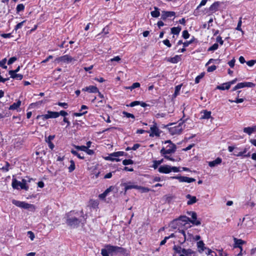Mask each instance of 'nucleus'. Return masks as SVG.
I'll use <instances>...</instances> for the list:
<instances>
[{"label":"nucleus","instance_id":"obj_53","mask_svg":"<svg viewBox=\"0 0 256 256\" xmlns=\"http://www.w3.org/2000/svg\"><path fill=\"white\" fill-rule=\"evenodd\" d=\"M140 104V102L136 100L130 102L129 104H127L126 106L130 107H134V106L139 105Z\"/></svg>","mask_w":256,"mask_h":256},{"label":"nucleus","instance_id":"obj_60","mask_svg":"<svg viewBox=\"0 0 256 256\" xmlns=\"http://www.w3.org/2000/svg\"><path fill=\"white\" fill-rule=\"evenodd\" d=\"M256 63V60H248V61L246 62V64L249 66H253Z\"/></svg>","mask_w":256,"mask_h":256},{"label":"nucleus","instance_id":"obj_4","mask_svg":"<svg viewBox=\"0 0 256 256\" xmlns=\"http://www.w3.org/2000/svg\"><path fill=\"white\" fill-rule=\"evenodd\" d=\"M172 250L173 256H192V254H196V252L191 248H182L180 245H174Z\"/></svg>","mask_w":256,"mask_h":256},{"label":"nucleus","instance_id":"obj_32","mask_svg":"<svg viewBox=\"0 0 256 256\" xmlns=\"http://www.w3.org/2000/svg\"><path fill=\"white\" fill-rule=\"evenodd\" d=\"M197 246L198 248H199V251L200 252H204V250L206 249V248L204 246V244L202 240H200L197 242Z\"/></svg>","mask_w":256,"mask_h":256},{"label":"nucleus","instance_id":"obj_47","mask_svg":"<svg viewBox=\"0 0 256 256\" xmlns=\"http://www.w3.org/2000/svg\"><path fill=\"white\" fill-rule=\"evenodd\" d=\"M24 10V6L22 4H18L16 8L17 12L23 11Z\"/></svg>","mask_w":256,"mask_h":256},{"label":"nucleus","instance_id":"obj_20","mask_svg":"<svg viewBox=\"0 0 256 256\" xmlns=\"http://www.w3.org/2000/svg\"><path fill=\"white\" fill-rule=\"evenodd\" d=\"M55 137L54 135H50L48 138H46V142L48 143V147L52 150L54 147V144L52 142V140Z\"/></svg>","mask_w":256,"mask_h":256},{"label":"nucleus","instance_id":"obj_51","mask_svg":"<svg viewBox=\"0 0 256 256\" xmlns=\"http://www.w3.org/2000/svg\"><path fill=\"white\" fill-rule=\"evenodd\" d=\"M6 58H4L2 59V60H0V66L2 67L3 68H6L7 66L6 65Z\"/></svg>","mask_w":256,"mask_h":256},{"label":"nucleus","instance_id":"obj_54","mask_svg":"<svg viewBox=\"0 0 256 256\" xmlns=\"http://www.w3.org/2000/svg\"><path fill=\"white\" fill-rule=\"evenodd\" d=\"M182 36L184 39H188L190 37V34L187 30H184L182 32Z\"/></svg>","mask_w":256,"mask_h":256},{"label":"nucleus","instance_id":"obj_59","mask_svg":"<svg viewBox=\"0 0 256 256\" xmlns=\"http://www.w3.org/2000/svg\"><path fill=\"white\" fill-rule=\"evenodd\" d=\"M58 118L60 116H63L64 117H66V116H67L68 114V112L64 110H60V112H58Z\"/></svg>","mask_w":256,"mask_h":256},{"label":"nucleus","instance_id":"obj_17","mask_svg":"<svg viewBox=\"0 0 256 256\" xmlns=\"http://www.w3.org/2000/svg\"><path fill=\"white\" fill-rule=\"evenodd\" d=\"M82 92H88L90 93L96 94L97 92H99L98 88L94 86H88L82 88Z\"/></svg>","mask_w":256,"mask_h":256},{"label":"nucleus","instance_id":"obj_21","mask_svg":"<svg viewBox=\"0 0 256 256\" xmlns=\"http://www.w3.org/2000/svg\"><path fill=\"white\" fill-rule=\"evenodd\" d=\"M247 150V148H244L242 152H235V153H234V154L236 156H243L248 158L250 156V152H248L247 154H246Z\"/></svg>","mask_w":256,"mask_h":256},{"label":"nucleus","instance_id":"obj_57","mask_svg":"<svg viewBox=\"0 0 256 256\" xmlns=\"http://www.w3.org/2000/svg\"><path fill=\"white\" fill-rule=\"evenodd\" d=\"M216 69V66L215 65H212L208 66L207 68L208 72H212Z\"/></svg>","mask_w":256,"mask_h":256},{"label":"nucleus","instance_id":"obj_35","mask_svg":"<svg viewBox=\"0 0 256 256\" xmlns=\"http://www.w3.org/2000/svg\"><path fill=\"white\" fill-rule=\"evenodd\" d=\"M163 162V160L162 159L160 160H154L153 161V164L152 167L154 169H156L158 168V166L160 164Z\"/></svg>","mask_w":256,"mask_h":256},{"label":"nucleus","instance_id":"obj_49","mask_svg":"<svg viewBox=\"0 0 256 256\" xmlns=\"http://www.w3.org/2000/svg\"><path fill=\"white\" fill-rule=\"evenodd\" d=\"M122 114L126 116V117H127L128 118H132L133 119H134L135 118V116H134L132 114H130V113H129V112H128L126 111H124L122 112Z\"/></svg>","mask_w":256,"mask_h":256},{"label":"nucleus","instance_id":"obj_36","mask_svg":"<svg viewBox=\"0 0 256 256\" xmlns=\"http://www.w3.org/2000/svg\"><path fill=\"white\" fill-rule=\"evenodd\" d=\"M70 164L68 166V172H72L75 170L76 166H75L74 162L72 160H70Z\"/></svg>","mask_w":256,"mask_h":256},{"label":"nucleus","instance_id":"obj_33","mask_svg":"<svg viewBox=\"0 0 256 256\" xmlns=\"http://www.w3.org/2000/svg\"><path fill=\"white\" fill-rule=\"evenodd\" d=\"M182 30V28L180 26H178L177 27H173L171 28V32L176 35H178L180 30Z\"/></svg>","mask_w":256,"mask_h":256},{"label":"nucleus","instance_id":"obj_22","mask_svg":"<svg viewBox=\"0 0 256 256\" xmlns=\"http://www.w3.org/2000/svg\"><path fill=\"white\" fill-rule=\"evenodd\" d=\"M186 198L189 200L187 202L188 205H192L198 201V199L196 198V196H192L190 194H188L186 195Z\"/></svg>","mask_w":256,"mask_h":256},{"label":"nucleus","instance_id":"obj_30","mask_svg":"<svg viewBox=\"0 0 256 256\" xmlns=\"http://www.w3.org/2000/svg\"><path fill=\"white\" fill-rule=\"evenodd\" d=\"M202 112L204 114L201 116L200 119L208 120L211 118V112L208 111L207 110H203Z\"/></svg>","mask_w":256,"mask_h":256},{"label":"nucleus","instance_id":"obj_12","mask_svg":"<svg viewBox=\"0 0 256 256\" xmlns=\"http://www.w3.org/2000/svg\"><path fill=\"white\" fill-rule=\"evenodd\" d=\"M237 80L236 78H235L230 82L224 83L220 86H218L216 88L218 90H229L232 84H233L236 82Z\"/></svg>","mask_w":256,"mask_h":256},{"label":"nucleus","instance_id":"obj_62","mask_svg":"<svg viewBox=\"0 0 256 256\" xmlns=\"http://www.w3.org/2000/svg\"><path fill=\"white\" fill-rule=\"evenodd\" d=\"M179 220L183 222H189V218L185 216H180L179 218Z\"/></svg>","mask_w":256,"mask_h":256},{"label":"nucleus","instance_id":"obj_1","mask_svg":"<svg viewBox=\"0 0 256 256\" xmlns=\"http://www.w3.org/2000/svg\"><path fill=\"white\" fill-rule=\"evenodd\" d=\"M118 253L124 256H128V255L126 252V248L122 246H112L110 244H106L104 248H102L101 250V254L102 256H110V254L112 256Z\"/></svg>","mask_w":256,"mask_h":256},{"label":"nucleus","instance_id":"obj_64","mask_svg":"<svg viewBox=\"0 0 256 256\" xmlns=\"http://www.w3.org/2000/svg\"><path fill=\"white\" fill-rule=\"evenodd\" d=\"M28 234L29 236V238H30L31 240H33L34 238V234L32 231L28 232Z\"/></svg>","mask_w":256,"mask_h":256},{"label":"nucleus","instance_id":"obj_44","mask_svg":"<svg viewBox=\"0 0 256 256\" xmlns=\"http://www.w3.org/2000/svg\"><path fill=\"white\" fill-rule=\"evenodd\" d=\"M218 48V43H215L214 44H212L211 46H210L208 48V52H210V51H214V50H216Z\"/></svg>","mask_w":256,"mask_h":256},{"label":"nucleus","instance_id":"obj_3","mask_svg":"<svg viewBox=\"0 0 256 256\" xmlns=\"http://www.w3.org/2000/svg\"><path fill=\"white\" fill-rule=\"evenodd\" d=\"M164 143L169 144L166 146V149L163 147L160 150V154L162 156H163L166 159L172 162H174V159L173 158L168 156V154H173L176 152V145L172 143L170 140H166Z\"/></svg>","mask_w":256,"mask_h":256},{"label":"nucleus","instance_id":"obj_7","mask_svg":"<svg viewBox=\"0 0 256 256\" xmlns=\"http://www.w3.org/2000/svg\"><path fill=\"white\" fill-rule=\"evenodd\" d=\"M186 120H183L182 118H181L180 120L182 121V122H180L178 125L173 127H170L168 128L169 132L173 136L180 134L183 130L182 124L186 122Z\"/></svg>","mask_w":256,"mask_h":256},{"label":"nucleus","instance_id":"obj_23","mask_svg":"<svg viewBox=\"0 0 256 256\" xmlns=\"http://www.w3.org/2000/svg\"><path fill=\"white\" fill-rule=\"evenodd\" d=\"M58 112L48 111V113L45 114L44 118H58Z\"/></svg>","mask_w":256,"mask_h":256},{"label":"nucleus","instance_id":"obj_45","mask_svg":"<svg viewBox=\"0 0 256 256\" xmlns=\"http://www.w3.org/2000/svg\"><path fill=\"white\" fill-rule=\"evenodd\" d=\"M134 164V160L131 159H125L122 161V164L124 166L132 164Z\"/></svg>","mask_w":256,"mask_h":256},{"label":"nucleus","instance_id":"obj_5","mask_svg":"<svg viewBox=\"0 0 256 256\" xmlns=\"http://www.w3.org/2000/svg\"><path fill=\"white\" fill-rule=\"evenodd\" d=\"M12 186L14 189L16 190L20 189H20L24 190H28L29 188L27 184V180L24 178H22L20 182L18 181L16 178H13Z\"/></svg>","mask_w":256,"mask_h":256},{"label":"nucleus","instance_id":"obj_16","mask_svg":"<svg viewBox=\"0 0 256 256\" xmlns=\"http://www.w3.org/2000/svg\"><path fill=\"white\" fill-rule=\"evenodd\" d=\"M175 15L176 13L174 12L163 10L162 12L161 19L166 20L168 18L174 16Z\"/></svg>","mask_w":256,"mask_h":256},{"label":"nucleus","instance_id":"obj_61","mask_svg":"<svg viewBox=\"0 0 256 256\" xmlns=\"http://www.w3.org/2000/svg\"><path fill=\"white\" fill-rule=\"evenodd\" d=\"M163 44L168 48L172 46V44L170 43V40L168 39L164 40L162 41Z\"/></svg>","mask_w":256,"mask_h":256},{"label":"nucleus","instance_id":"obj_26","mask_svg":"<svg viewBox=\"0 0 256 256\" xmlns=\"http://www.w3.org/2000/svg\"><path fill=\"white\" fill-rule=\"evenodd\" d=\"M243 131L250 136L252 133L256 131V126L252 127L244 128Z\"/></svg>","mask_w":256,"mask_h":256},{"label":"nucleus","instance_id":"obj_41","mask_svg":"<svg viewBox=\"0 0 256 256\" xmlns=\"http://www.w3.org/2000/svg\"><path fill=\"white\" fill-rule=\"evenodd\" d=\"M242 18L240 17V18H239L238 23L237 26L236 28V29L237 30L240 31L242 32H243V30H242V29L241 28L242 24Z\"/></svg>","mask_w":256,"mask_h":256},{"label":"nucleus","instance_id":"obj_37","mask_svg":"<svg viewBox=\"0 0 256 256\" xmlns=\"http://www.w3.org/2000/svg\"><path fill=\"white\" fill-rule=\"evenodd\" d=\"M196 39H195L194 37L192 36V38L190 40H187L186 42H184V43H182L183 46L184 48L188 47L190 44L193 43L194 42V41Z\"/></svg>","mask_w":256,"mask_h":256},{"label":"nucleus","instance_id":"obj_50","mask_svg":"<svg viewBox=\"0 0 256 256\" xmlns=\"http://www.w3.org/2000/svg\"><path fill=\"white\" fill-rule=\"evenodd\" d=\"M75 148L79 150L83 151L86 152L87 148L86 146H76Z\"/></svg>","mask_w":256,"mask_h":256},{"label":"nucleus","instance_id":"obj_56","mask_svg":"<svg viewBox=\"0 0 256 256\" xmlns=\"http://www.w3.org/2000/svg\"><path fill=\"white\" fill-rule=\"evenodd\" d=\"M17 60V58L16 57V56H13V57H12L10 58L8 62V65H10L12 64H13L15 61H16Z\"/></svg>","mask_w":256,"mask_h":256},{"label":"nucleus","instance_id":"obj_28","mask_svg":"<svg viewBox=\"0 0 256 256\" xmlns=\"http://www.w3.org/2000/svg\"><path fill=\"white\" fill-rule=\"evenodd\" d=\"M222 162V158H218L215 160H212V162H210L208 163V166L210 167H214L216 166L221 164Z\"/></svg>","mask_w":256,"mask_h":256},{"label":"nucleus","instance_id":"obj_63","mask_svg":"<svg viewBox=\"0 0 256 256\" xmlns=\"http://www.w3.org/2000/svg\"><path fill=\"white\" fill-rule=\"evenodd\" d=\"M216 41L217 42H219L220 45H222L224 42L222 36H217V38H216Z\"/></svg>","mask_w":256,"mask_h":256},{"label":"nucleus","instance_id":"obj_8","mask_svg":"<svg viewBox=\"0 0 256 256\" xmlns=\"http://www.w3.org/2000/svg\"><path fill=\"white\" fill-rule=\"evenodd\" d=\"M12 203L16 206L23 208L24 209H29L32 208V210H34V204L27 203L25 202H21L16 200H12Z\"/></svg>","mask_w":256,"mask_h":256},{"label":"nucleus","instance_id":"obj_48","mask_svg":"<svg viewBox=\"0 0 256 256\" xmlns=\"http://www.w3.org/2000/svg\"><path fill=\"white\" fill-rule=\"evenodd\" d=\"M79 214H80V217H82L84 218V220H82V224H84L86 223V217L85 218V216H86V214H85V216H84V211L82 210L80 211Z\"/></svg>","mask_w":256,"mask_h":256},{"label":"nucleus","instance_id":"obj_18","mask_svg":"<svg viewBox=\"0 0 256 256\" xmlns=\"http://www.w3.org/2000/svg\"><path fill=\"white\" fill-rule=\"evenodd\" d=\"M165 60L172 64H177L181 60L180 56L176 55L174 57L166 58Z\"/></svg>","mask_w":256,"mask_h":256},{"label":"nucleus","instance_id":"obj_29","mask_svg":"<svg viewBox=\"0 0 256 256\" xmlns=\"http://www.w3.org/2000/svg\"><path fill=\"white\" fill-rule=\"evenodd\" d=\"M89 204L90 207L94 209H96L98 208L99 202L98 200H90Z\"/></svg>","mask_w":256,"mask_h":256},{"label":"nucleus","instance_id":"obj_14","mask_svg":"<svg viewBox=\"0 0 256 256\" xmlns=\"http://www.w3.org/2000/svg\"><path fill=\"white\" fill-rule=\"evenodd\" d=\"M234 248H238L240 250V253L238 254V255H240L242 250V244H246V242L242 239H238L236 238H234Z\"/></svg>","mask_w":256,"mask_h":256},{"label":"nucleus","instance_id":"obj_24","mask_svg":"<svg viewBox=\"0 0 256 256\" xmlns=\"http://www.w3.org/2000/svg\"><path fill=\"white\" fill-rule=\"evenodd\" d=\"M220 2H214L209 8V10L212 12H214L218 10V8L220 6Z\"/></svg>","mask_w":256,"mask_h":256},{"label":"nucleus","instance_id":"obj_13","mask_svg":"<svg viewBox=\"0 0 256 256\" xmlns=\"http://www.w3.org/2000/svg\"><path fill=\"white\" fill-rule=\"evenodd\" d=\"M73 60V58L68 54H66L54 60V62L59 63L60 62H70Z\"/></svg>","mask_w":256,"mask_h":256},{"label":"nucleus","instance_id":"obj_39","mask_svg":"<svg viewBox=\"0 0 256 256\" xmlns=\"http://www.w3.org/2000/svg\"><path fill=\"white\" fill-rule=\"evenodd\" d=\"M71 153L75 156H76L80 160H84V156H82L80 154H79L77 151L72 150Z\"/></svg>","mask_w":256,"mask_h":256},{"label":"nucleus","instance_id":"obj_38","mask_svg":"<svg viewBox=\"0 0 256 256\" xmlns=\"http://www.w3.org/2000/svg\"><path fill=\"white\" fill-rule=\"evenodd\" d=\"M182 86V84H179V85L176 86L175 90H174V92L173 94V96L174 97H176L179 94L180 90L181 89Z\"/></svg>","mask_w":256,"mask_h":256},{"label":"nucleus","instance_id":"obj_40","mask_svg":"<svg viewBox=\"0 0 256 256\" xmlns=\"http://www.w3.org/2000/svg\"><path fill=\"white\" fill-rule=\"evenodd\" d=\"M26 22V20H24L18 23L16 26H15L14 30L16 31L18 30L21 28L22 26H24V24H25Z\"/></svg>","mask_w":256,"mask_h":256},{"label":"nucleus","instance_id":"obj_27","mask_svg":"<svg viewBox=\"0 0 256 256\" xmlns=\"http://www.w3.org/2000/svg\"><path fill=\"white\" fill-rule=\"evenodd\" d=\"M23 144V141L20 139L16 140L14 144V148L16 150H20Z\"/></svg>","mask_w":256,"mask_h":256},{"label":"nucleus","instance_id":"obj_25","mask_svg":"<svg viewBox=\"0 0 256 256\" xmlns=\"http://www.w3.org/2000/svg\"><path fill=\"white\" fill-rule=\"evenodd\" d=\"M123 185L124 186L125 192H126L128 190H130V189H132V188L138 190V185L132 184H131V183L130 182L128 184L124 183L123 184Z\"/></svg>","mask_w":256,"mask_h":256},{"label":"nucleus","instance_id":"obj_52","mask_svg":"<svg viewBox=\"0 0 256 256\" xmlns=\"http://www.w3.org/2000/svg\"><path fill=\"white\" fill-rule=\"evenodd\" d=\"M138 190H142V192H149L150 190L148 188H146V187H144V186H138Z\"/></svg>","mask_w":256,"mask_h":256},{"label":"nucleus","instance_id":"obj_10","mask_svg":"<svg viewBox=\"0 0 256 256\" xmlns=\"http://www.w3.org/2000/svg\"><path fill=\"white\" fill-rule=\"evenodd\" d=\"M188 214L191 216L192 218H189V222L196 226H200L201 224L200 221L197 220V214L195 212L191 211L188 212Z\"/></svg>","mask_w":256,"mask_h":256},{"label":"nucleus","instance_id":"obj_55","mask_svg":"<svg viewBox=\"0 0 256 256\" xmlns=\"http://www.w3.org/2000/svg\"><path fill=\"white\" fill-rule=\"evenodd\" d=\"M56 104L64 108H68V104L66 102H58Z\"/></svg>","mask_w":256,"mask_h":256},{"label":"nucleus","instance_id":"obj_15","mask_svg":"<svg viewBox=\"0 0 256 256\" xmlns=\"http://www.w3.org/2000/svg\"><path fill=\"white\" fill-rule=\"evenodd\" d=\"M256 84L252 82H242L238 83L236 85V88L240 89L245 87L254 88Z\"/></svg>","mask_w":256,"mask_h":256},{"label":"nucleus","instance_id":"obj_34","mask_svg":"<svg viewBox=\"0 0 256 256\" xmlns=\"http://www.w3.org/2000/svg\"><path fill=\"white\" fill-rule=\"evenodd\" d=\"M128 154L126 153H125L124 152L122 151H118L116 152H114L113 153H112L110 154V156H115V157H118L120 156H127Z\"/></svg>","mask_w":256,"mask_h":256},{"label":"nucleus","instance_id":"obj_43","mask_svg":"<svg viewBox=\"0 0 256 256\" xmlns=\"http://www.w3.org/2000/svg\"><path fill=\"white\" fill-rule=\"evenodd\" d=\"M205 73L202 72L198 76L195 78V83L198 84L200 82V80L204 76Z\"/></svg>","mask_w":256,"mask_h":256},{"label":"nucleus","instance_id":"obj_42","mask_svg":"<svg viewBox=\"0 0 256 256\" xmlns=\"http://www.w3.org/2000/svg\"><path fill=\"white\" fill-rule=\"evenodd\" d=\"M228 101L232 103L234 102L238 104L244 101V98H237L235 100H228Z\"/></svg>","mask_w":256,"mask_h":256},{"label":"nucleus","instance_id":"obj_11","mask_svg":"<svg viewBox=\"0 0 256 256\" xmlns=\"http://www.w3.org/2000/svg\"><path fill=\"white\" fill-rule=\"evenodd\" d=\"M172 179H176L178 180L180 182H186L188 183H190L192 182H194L196 181V180L192 178H188L185 176H174L171 177Z\"/></svg>","mask_w":256,"mask_h":256},{"label":"nucleus","instance_id":"obj_6","mask_svg":"<svg viewBox=\"0 0 256 256\" xmlns=\"http://www.w3.org/2000/svg\"><path fill=\"white\" fill-rule=\"evenodd\" d=\"M158 171L162 174H169L172 172H177L180 171L179 168L176 166H171L168 165H164L160 166L158 168Z\"/></svg>","mask_w":256,"mask_h":256},{"label":"nucleus","instance_id":"obj_19","mask_svg":"<svg viewBox=\"0 0 256 256\" xmlns=\"http://www.w3.org/2000/svg\"><path fill=\"white\" fill-rule=\"evenodd\" d=\"M22 104V102L18 100L16 101V102L13 103L11 104L9 107L10 110H16L17 112H20V110L18 109L20 106Z\"/></svg>","mask_w":256,"mask_h":256},{"label":"nucleus","instance_id":"obj_9","mask_svg":"<svg viewBox=\"0 0 256 256\" xmlns=\"http://www.w3.org/2000/svg\"><path fill=\"white\" fill-rule=\"evenodd\" d=\"M150 136H160V130L158 128L157 124L154 121L153 122V125L150 128Z\"/></svg>","mask_w":256,"mask_h":256},{"label":"nucleus","instance_id":"obj_58","mask_svg":"<svg viewBox=\"0 0 256 256\" xmlns=\"http://www.w3.org/2000/svg\"><path fill=\"white\" fill-rule=\"evenodd\" d=\"M8 74L10 76V78L14 79L16 76V72L14 71L13 70H10L8 72Z\"/></svg>","mask_w":256,"mask_h":256},{"label":"nucleus","instance_id":"obj_2","mask_svg":"<svg viewBox=\"0 0 256 256\" xmlns=\"http://www.w3.org/2000/svg\"><path fill=\"white\" fill-rule=\"evenodd\" d=\"M79 216L78 212L71 210L66 214V224L70 227H78L82 222V220L78 218Z\"/></svg>","mask_w":256,"mask_h":256},{"label":"nucleus","instance_id":"obj_31","mask_svg":"<svg viewBox=\"0 0 256 256\" xmlns=\"http://www.w3.org/2000/svg\"><path fill=\"white\" fill-rule=\"evenodd\" d=\"M154 10L150 12V14L153 18H158L160 16V9L156 6L154 7Z\"/></svg>","mask_w":256,"mask_h":256},{"label":"nucleus","instance_id":"obj_46","mask_svg":"<svg viewBox=\"0 0 256 256\" xmlns=\"http://www.w3.org/2000/svg\"><path fill=\"white\" fill-rule=\"evenodd\" d=\"M5 166L2 168H0V170H2L4 172H8L9 170V168L10 166V164L8 162H6Z\"/></svg>","mask_w":256,"mask_h":256}]
</instances>
